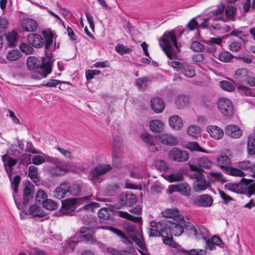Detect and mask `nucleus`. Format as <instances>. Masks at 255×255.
Masks as SVG:
<instances>
[{
  "label": "nucleus",
  "mask_w": 255,
  "mask_h": 255,
  "mask_svg": "<svg viewBox=\"0 0 255 255\" xmlns=\"http://www.w3.org/2000/svg\"><path fill=\"white\" fill-rule=\"evenodd\" d=\"M160 47L170 59H175L180 50L177 45L175 34L173 31L165 32L159 39Z\"/></svg>",
  "instance_id": "f257e3e1"
},
{
  "label": "nucleus",
  "mask_w": 255,
  "mask_h": 255,
  "mask_svg": "<svg viewBox=\"0 0 255 255\" xmlns=\"http://www.w3.org/2000/svg\"><path fill=\"white\" fill-rule=\"evenodd\" d=\"M27 66L30 70L38 68L32 75V78L34 79L46 78L51 72L52 66L50 60L46 62L43 60L40 65V61L37 58L30 56L27 60Z\"/></svg>",
  "instance_id": "f03ea898"
},
{
  "label": "nucleus",
  "mask_w": 255,
  "mask_h": 255,
  "mask_svg": "<svg viewBox=\"0 0 255 255\" xmlns=\"http://www.w3.org/2000/svg\"><path fill=\"white\" fill-rule=\"evenodd\" d=\"M189 168L191 171L195 172L190 174L191 179H195L196 181L193 183V189L197 192H200L206 190L209 187L210 184L205 179V176L203 174L204 170L200 168L197 166L192 164H189Z\"/></svg>",
  "instance_id": "7ed1b4c3"
},
{
  "label": "nucleus",
  "mask_w": 255,
  "mask_h": 255,
  "mask_svg": "<svg viewBox=\"0 0 255 255\" xmlns=\"http://www.w3.org/2000/svg\"><path fill=\"white\" fill-rule=\"evenodd\" d=\"M90 196L82 198H75L67 199L62 201V207L60 210V212L63 214H69L73 212L76 209L77 204L82 203L84 201H89Z\"/></svg>",
  "instance_id": "20e7f679"
},
{
  "label": "nucleus",
  "mask_w": 255,
  "mask_h": 255,
  "mask_svg": "<svg viewBox=\"0 0 255 255\" xmlns=\"http://www.w3.org/2000/svg\"><path fill=\"white\" fill-rule=\"evenodd\" d=\"M218 108L224 116L232 117L234 115V106L232 102L226 98H220L218 102Z\"/></svg>",
  "instance_id": "39448f33"
},
{
  "label": "nucleus",
  "mask_w": 255,
  "mask_h": 255,
  "mask_svg": "<svg viewBox=\"0 0 255 255\" xmlns=\"http://www.w3.org/2000/svg\"><path fill=\"white\" fill-rule=\"evenodd\" d=\"M166 236L172 237L181 235L183 231V226L177 223H173L171 221H165V227Z\"/></svg>",
  "instance_id": "423d86ee"
},
{
  "label": "nucleus",
  "mask_w": 255,
  "mask_h": 255,
  "mask_svg": "<svg viewBox=\"0 0 255 255\" xmlns=\"http://www.w3.org/2000/svg\"><path fill=\"white\" fill-rule=\"evenodd\" d=\"M168 158L173 161L185 162L189 159L188 153L177 148H172L168 152Z\"/></svg>",
  "instance_id": "0eeeda50"
},
{
  "label": "nucleus",
  "mask_w": 255,
  "mask_h": 255,
  "mask_svg": "<svg viewBox=\"0 0 255 255\" xmlns=\"http://www.w3.org/2000/svg\"><path fill=\"white\" fill-rule=\"evenodd\" d=\"M165 221L156 223L154 221L150 222L151 228L149 229V235L150 236H166V231L164 228Z\"/></svg>",
  "instance_id": "6e6552de"
},
{
  "label": "nucleus",
  "mask_w": 255,
  "mask_h": 255,
  "mask_svg": "<svg viewBox=\"0 0 255 255\" xmlns=\"http://www.w3.org/2000/svg\"><path fill=\"white\" fill-rule=\"evenodd\" d=\"M155 137L162 144L170 146L176 145L178 142L177 138L174 136L163 132L156 133Z\"/></svg>",
  "instance_id": "1a4fd4ad"
},
{
  "label": "nucleus",
  "mask_w": 255,
  "mask_h": 255,
  "mask_svg": "<svg viewBox=\"0 0 255 255\" xmlns=\"http://www.w3.org/2000/svg\"><path fill=\"white\" fill-rule=\"evenodd\" d=\"M45 39V49L46 51H52L55 48L56 43L53 44L54 34L49 29L44 30L42 32Z\"/></svg>",
  "instance_id": "9d476101"
},
{
  "label": "nucleus",
  "mask_w": 255,
  "mask_h": 255,
  "mask_svg": "<svg viewBox=\"0 0 255 255\" xmlns=\"http://www.w3.org/2000/svg\"><path fill=\"white\" fill-rule=\"evenodd\" d=\"M137 201L136 196L132 193L122 194L120 197V203L122 206H131Z\"/></svg>",
  "instance_id": "9b49d317"
},
{
  "label": "nucleus",
  "mask_w": 255,
  "mask_h": 255,
  "mask_svg": "<svg viewBox=\"0 0 255 255\" xmlns=\"http://www.w3.org/2000/svg\"><path fill=\"white\" fill-rule=\"evenodd\" d=\"M69 184L67 181H63L57 187L53 192V196L59 199L63 198L69 193Z\"/></svg>",
  "instance_id": "f8f14e48"
},
{
  "label": "nucleus",
  "mask_w": 255,
  "mask_h": 255,
  "mask_svg": "<svg viewBox=\"0 0 255 255\" xmlns=\"http://www.w3.org/2000/svg\"><path fill=\"white\" fill-rule=\"evenodd\" d=\"M2 160L6 171L9 178H10L12 173V167L16 164L17 160L7 154L2 156Z\"/></svg>",
  "instance_id": "ddd939ff"
},
{
  "label": "nucleus",
  "mask_w": 255,
  "mask_h": 255,
  "mask_svg": "<svg viewBox=\"0 0 255 255\" xmlns=\"http://www.w3.org/2000/svg\"><path fill=\"white\" fill-rule=\"evenodd\" d=\"M168 124L169 127L175 130H179L184 126L182 118L178 115H173L170 117L168 119Z\"/></svg>",
  "instance_id": "4468645a"
},
{
  "label": "nucleus",
  "mask_w": 255,
  "mask_h": 255,
  "mask_svg": "<svg viewBox=\"0 0 255 255\" xmlns=\"http://www.w3.org/2000/svg\"><path fill=\"white\" fill-rule=\"evenodd\" d=\"M27 41L30 45L36 48H40L44 45L42 37L38 34L31 33L28 34Z\"/></svg>",
  "instance_id": "2eb2a0df"
},
{
  "label": "nucleus",
  "mask_w": 255,
  "mask_h": 255,
  "mask_svg": "<svg viewBox=\"0 0 255 255\" xmlns=\"http://www.w3.org/2000/svg\"><path fill=\"white\" fill-rule=\"evenodd\" d=\"M225 187L229 190L232 192L239 193L244 194L246 193L245 190V180L242 181L238 183H228L225 185Z\"/></svg>",
  "instance_id": "dca6fc26"
},
{
  "label": "nucleus",
  "mask_w": 255,
  "mask_h": 255,
  "mask_svg": "<svg viewBox=\"0 0 255 255\" xmlns=\"http://www.w3.org/2000/svg\"><path fill=\"white\" fill-rule=\"evenodd\" d=\"M225 132L229 136L235 138H240L243 134L241 129L234 125L227 126L225 129Z\"/></svg>",
  "instance_id": "f3484780"
},
{
  "label": "nucleus",
  "mask_w": 255,
  "mask_h": 255,
  "mask_svg": "<svg viewBox=\"0 0 255 255\" xmlns=\"http://www.w3.org/2000/svg\"><path fill=\"white\" fill-rule=\"evenodd\" d=\"M33 189L34 187L32 184L30 183L25 184L23 191V197L22 203L23 205L26 206L28 204L29 200L33 196Z\"/></svg>",
  "instance_id": "a211bd4d"
},
{
  "label": "nucleus",
  "mask_w": 255,
  "mask_h": 255,
  "mask_svg": "<svg viewBox=\"0 0 255 255\" xmlns=\"http://www.w3.org/2000/svg\"><path fill=\"white\" fill-rule=\"evenodd\" d=\"M80 232L82 238L87 243L94 245L98 244V242L95 238L90 233V230L87 227H82L81 229Z\"/></svg>",
  "instance_id": "6ab92c4d"
},
{
  "label": "nucleus",
  "mask_w": 255,
  "mask_h": 255,
  "mask_svg": "<svg viewBox=\"0 0 255 255\" xmlns=\"http://www.w3.org/2000/svg\"><path fill=\"white\" fill-rule=\"evenodd\" d=\"M150 105L152 110L156 113H161L164 109L163 101L158 97L152 98Z\"/></svg>",
  "instance_id": "aec40b11"
},
{
  "label": "nucleus",
  "mask_w": 255,
  "mask_h": 255,
  "mask_svg": "<svg viewBox=\"0 0 255 255\" xmlns=\"http://www.w3.org/2000/svg\"><path fill=\"white\" fill-rule=\"evenodd\" d=\"M207 130L210 136L216 139H221L224 135L223 130L216 126H208L207 128Z\"/></svg>",
  "instance_id": "412c9836"
},
{
  "label": "nucleus",
  "mask_w": 255,
  "mask_h": 255,
  "mask_svg": "<svg viewBox=\"0 0 255 255\" xmlns=\"http://www.w3.org/2000/svg\"><path fill=\"white\" fill-rule=\"evenodd\" d=\"M28 214L32 217L39 218L43 217L46 215V213L41 206L37 204L30 206L28 209Z\"/></svg>",
  "instance_id": "4be33fe9"
},
{
  "label": "nucleus",
  "mask_w": 255,
  "mask_h": 255,
  "mask_svg": "<svg viewBox=\"0 0 255 255\" xmlns=\"http://www.w3.org/2000/svg\"><path fill=\"white\" fill-rule=\"evenodd\" d=\"M22 26L25 31H34L37 29L38 25L34 19L26 18H24L22 21Z\"/></svg>",
  "instance_id": "5701e85b"
},
{
  "label": "nucleus",
  "mask_w": 255,
  "mask_h": 255,
  "mask_svg": "<svg viewBox=\"0 0 255 255\" xmlns=\"http://www.w3.org/2000/svg\"><path fill=\"white\" fill-rule=\"evenodd\" d=\"M110 165H100L96 167L91 172L93 178H97L111 169Z\"/></svg>",
  "instance_id": "b1692460"
},
{
  "label": "nucleus",
  "mask_w": 255,
  "mask_h": 255,
  "mask_svg": "<svg viewBox=\"0 0 255 255\" xmlns=\"http://www.w3.org/2000/svg\"><path fill=\"white\" fill-rule=\"evenodd\" d=\"M162 214L164 217L174 218L175 220H183V216L179 215V211L177 209H166L162 212Z\"/></svg>",
  "instance_id": "393cba45"
},
{
  "label": "nucleus",
  "mask_w": 255,
  "mask_h": 255,
  "mask_svg": "<svg viewBox=\"0 0 255 255\" xmlns=\"http://www.w3.org/2000/svg\"><path fill=\"white\" fill-rule=\"evenodd\" d=\"M99 228H101L103 229H108L111 231L113 233L117 234L118 236L120 237L122 239L123 243L129 245L131 244V242L129 240L128 237L126 236L123 232H122L121 230L116 229L112 227H108V226H101Z\"/></svg>",
  "instance_id": "a878e982"
},
{
  "label": "nucleus",
  "mask_w": 255,
  "mask_h": 255,
  "mask_svg": "<svg viewBox=\"0 0 255 255\" xmlns=\"http://www.w3.org/2000/svg\"><path fill=\"white\" fill-rule=\"evenodd\" d=\"M99 228H101L103 229H108L111 231L113 233L117 234L118 236L120 237L122 239L123 243L129 245L131 244V242L129 240L128 237L126 236L123 232H122L121 230L116 229L112 227H108V226H101Z\"/></svg>",
  "instance_id": "bb28decb"
},
{
  "label": "nucleus",
  "mask_w": 255,
  "mask_h": 255,
  "mask_svg": "<svg viewBox=\"0 0 255 255\" xmlns=\"http://www.w3.org/2000/svg\"><path fill=\"white\" fill-rule=\"evenodd\" d=\"M249 74V72L247 69L244 68H239L235 72V79L239 84H242L246 81V79Z\"/></svg>",
  "instance_id": "cd10ccee"
},
{
  "label": "nucleus",
  "mask_w": 255,
  "mask_h": 255,
  "mask_svg": "<svg viewBox=\"0 0 255 255\" xmlns=\"http://www.w3.org/2000/svg\"><path fill=\"white\" fill-rule=\"evenodd\" d=\"M196 202L200 206L210 207L213 203V199L211 196L203 194L198 197L196 199Z\"/></svg>",
  "instance_id": "c85d7f7f"
},
{
  "label": "nucleus",
  "mask_w": 255,
  "mask_h": 255,
  "mask_svg": "<svg viewBox=\"0 0 255 255\" xmlns=\"http://www.w3.org/2000/svg\"><path fill=\"white\" fill-rule=\"evenodd\" d=\"M217 163L221 169L226 171L230 167V159L227 155H221L217 158Z\"/></svg>",
  "instance_id": "c756f323"
},
{
  "label": "nucleus",
  "mask_w": 255,
  "mask_h": 255,
  "mask_svg": "<svg viewBox=\"0 0 255 255\" xmlns=\"http://www.w3.org/2000/svg\"><path fill=\"white\" fill-rule=\"evenodd\" d=\"M193 234L197 239L206 240L208 231L203 226H197Z\"/></svg>",
  "instance_id": "7c9ffc66"
},
{
  "label": "nucleus",
  "mask_w": 255,
  "mask_h": 255,
  "mask_svg": "<svg viewBox=\"0 0 255 255\" xmlns=\"http://www.w3.org/2000/svg\"><path fill=\"white\" fill-rule=\"evenodd\" d=\"M163 124L159 120H152L149 123L150 129L156 133L162 132L161 131L163 128Z\"/></svg>",
  "instance_id": "2f4dec72"
},
{
  "label": "nucleus",
  "mask_w": 255,
  "mask_h": 255,
  "mask_svg": "<svg viewBox=\"0 0 255 255\" xmlns=\"http://www.w3.org/2000/svg\"><path fill=\"white\" fill-rule=\"evenodd\" d=\"M66 171V169L65 167L58 165L50 168L49 173L52 176H58L64 175Z\"/></svg>",
  "instance_id": "473e14b6"
},
{
  "label": "nucleus",
  "mask_w": 255,
  "mask_h": 255,
  "mask_svg": "<svg viewBox=\"0 0 255 255\" xmlns=\"http://www.w3.org/2000/svg\"><path fill=\"white\" fill-rule=\"evenodd\" d=\"M164 178L170 182L179 181L183 179V173L182 171H178L172 174L165 175Z\"/></svg>",
  "instance_id": "72a5a7b5"
},
{
  "label": "nucleus",
  "mask_w": 255,
  "mask_h": 255,
  "mask_svg": "<svg viewBox=\"0 0 255 255\" xmlns=\"http://www.w3.org/2000/svg\"><path fill=\"white\" fill-rule=\"evenodd\" d=\"M243 180H245V188L249 197L252 195H255V182L254 181L250 182L245 178H242V181Z\"/></svg>",
  "instance_id": "f704fd0d"
},
{
  "label": "nucleus",
  "mask_w": 255,
  "mask_h": 255,
  "mask_svg": "<svg viewBox=\"0 0 255 255\" xmlns=\"http://www.w3.org/2000/svg\"><path fill=\"white\" fill-rule=\"evenodd\" d=\"M198 167L201 169H210L212 166V162L207 157L203 156L198 160Z\"/></svg>",
  "instance_id": "c9c22d12"
},
{
  "label": "nucleus",
  "mask_w": 255,
  "mask_h": 255,
  "mask_svg": "<svg viewBox=\"0 0 255 255\" xmlns=\"http://www.w3.org/2000/svg\"><path fill=\"white\" fill-rule=\"evenodd\" d=\"M8 46H15L17 42V33L15 31L8 33L6 36Z\"/></svg>",
  "instance_id": "e433bc0d"
},
{
  "label": "nucleus",
  "mask_w": 255,
  "mask_h": 255,
  "mask_svg": "<svg viewBox=\"0 0 255 255\" xmlns=\"http://www.w3.org/2000/svg\"><path fill=\"white\" fill-rule=\"evenodd\" d=\"M177 192L182 195L188 196L191 192L189 185L186 183H183L177 185Z\"/></svg>",
  "instance_id": "4c0bfd02"
},
{
  "label": "nucleus",
  "mask_w": 255,
  "mask_h": 255,
  "mask_svg": "<svg viewBox=\"0 0 255 255\" xmlns=\"http://www.w3.org/2000/svg\"><path fill=\"white\" fill-rule=\"evenodd\" d=\"M44 208L48 210H54L58 208L57 203L52 199H45L42 202Z\"/></svg>",
  "instance_id": "58836bf2"
},
{
  "label": "nucleus",
  "mask_w": 255,
  "mask_h": 255,
  "mask_svg": "<svg viewBox=\"0 0 255 255\" xmlns=\"http://www.w3.org/2000/svg\"><path fill=\"white\" fill-rule=\"evenodd\" d=\"M249 153L253 155L255 153V135L250 134L248 137L247 143Z\"/></svg>",
  "instance_id": "ea45409f"
},
{
  "label": "nucleus",
  "mask_w": 255,
  "mask_h": 255,
  "mask_svg": "<svg viewBox=\"0 0 255 255\" xmlns=\"http://www.w3.org/2000/svg\"><path fill=\"white\" fill-rule=\"evenodd\" d=\"M189 102V98L185 95H180L177 97L175 104L179 109L182 108L186 106Z\"/></svg>",
  "instance_id": "a19ab883"
},
{
  "label": "nucleus",
  "mask_w": 255,
  "mask_h": 255,
  "mask_svg": "<svg viewBox=\"0 0 255 255\" xmlns=\"http://www.w3.org/2000/svg\"><path fill=\"white\" fill-rule=\"evenodd\" d=\"M220 86L223 90L229 92H234L236 89V87L233 83L226 80L221 81Z\"/></svg>",
  "instance_id": "79ce46f5"
},
{
  "label": "nucleus",
  "mask_w": 255,
  "mask_h": 255,
  "mask_svg": "<svg viewBox=\"0 0 255 255\" xmlns=\"http://www.w3.org/2000/svg\"><path fill=\"white\" fill-rule=\"evenodd\" d=\"M148 79L146 77L138 78L135 82V84L138 88L144 91L148 87Z\"/></svg>",
  "instance_id": "37998d69"
},
{
  "label": "nucleus",
  "mask_w": 255,
  "mask_h": 255,
  "mask_svg": "<svg viewBox=\"0 0 255 255\" xmlns=\"http://www.w3.org/2000/svg\"><path fill=\"white\" fill-rule=\"evenodd\" d=\"M187 133L189 136L196 137L200 133V128L197 125H192L188 128Z\"/></svg>",
  "instance_id": "c03bdc74"
},
{
  "label": "nucleus",
  "mask_w": 255,
  "mask_h": 255,
  "mask_svg": "<svg viewBox=\"0 0 255 255\" xmlns=\"http://www.w3.org/2000/svg\"><path fill=\"white\" fill-rule=\"evenodd\" d=\"M28 176L35 183L38 181L37 168L36 166L31 165L29 167Z\"/></svg>",
  "instance_id": "a18cd8bd"
},
{
  "label": "nucleus",
  "mask_w": 255,
  "mask_h": 255,
  "mask_svg": "<svg viewBox=\"0 0 255 255\" xmlns=\"http://www.w3.org/2000/svg\"><path fill=\"white\" fill-rule=\"evenodd\" d=\"M112 216V211L110 209L103 208L98 212V216L100 218L104 220L110 219Z\"/></svg>",
  "instance_id": "49530a36"
},
{
  "label": "nucleus",
  "mask_w": 255,
  "mask_h": 255,
  "mask_svg": "<svg viewBox=\"0 0 255 255\" xmlns=\"http://www.w3.org/2000/svg\"><path fill=\"white\" fill-rule=\"evenodd\" d=\"M182 72L187 77L192 78L195 75V72L192 66L185 65L182 67Z\"/></svg>",
  "instance_id": "de8ad7c7"
},
{
  "label": "nucleus",
  "mask_w": 255,
  "mask_h": 255,
  "mask_svg": "<svg viewBox=\"0 0 255 255\" xmlns=\"http://www.w3.org/2000/svg\"><path fill=\"white\" fill-rule=\"evenodd\" d=\"M225 171L227 173L234 176L244 177L245 176V173L241 170L233 167L227 168Z\"/></svg>",
  "instance_id": "09e8293b"
},
{
  "label": "nucleus",
  "mask_w": 255,
  "mask_h": 255,
  "mask_svg": "<svg viewBox=\"0 0 255 255\" xmlns=\"http://www.w3.org/2000/svg\"><path fill=\"white\" fill-rule=\"evenodd\" d=\"M119 215L121 217L125 218L134 222L139 223L141 221V217L133 216L127 212L120 211L119 212Z\"/></svg>",
  "instance_id": "8fccbe9b"
},
{
  "label": "nucleus",
  "mask_w": 255,
  "mask_h": 255,
  "mask_svg": "<svg viewBox=\"0 0 255 255\" xmlns=\"http://www.w3.org/2000/svg\"><path fill=\"white\" fill-rule=\"evenodd\" d=\"M154 165L156 169L160 171H166L168 169V164L163 160L158 159L154 161Z\"/></svg>",
  "instance_id": "3c124183"
},
{
  "label": "nucleus",
  "mask_w": 255,
  "mask_h": 255,
  "mask_svg": "<svg viewBox=\"0 0 255 255\" xmlns=\"http://www.w3.org/2000/svg\"><path fill=\"white\" fill-rule=\"evenodd\" d=\"M150 189L152 194H158L161 192L163 187L159 182L156 181L151 184Z\"/></svg>",
  "instance_id": "603ef678"
},
{
  "label": "nucleus",
  "mask_w": 255,
  "mask_h": 255,
  "mask_svg": "<svg viewBox=\"0 0 255 255\" xmlns=\"http://www.w3.org/2000/svg\"><path fill=\"white\" fill-rule=\"evenodd\" d=\"M141 139L149 146L154 145V139L153 136L147 132H143L141 135Z\"/></svg>",
  "instance_id": "864d4df0"
},
{
  "label": "nucleus",
  "mask_w": 255,
  "mask_h": 255,
  "mask_svg": "<svg viewBox=\"0 0 255 255\" xmlns=\"http://www.w3.org/2000/svg\"><path fill=\"white\" fill-rule=\"evenodd\" d=\"M21 56V52L17 49H14L9 51L6 56L7 59L9 61H15Z\"/></svg>",
  "instance_id": "5fc2aeb1"
},
{
  "label": "nucleus",
  "mask_w": 255,
  "mask_h": 255,
  "mask_svg": "<svg viewBox=\"0 0 255 255\" xmlns=\"http://www.w3.org/2000/svg\"><path fill=\"white\" fill-rule=\"evenodd\" d=\"M123 157V155L121 151H113V162L116 166L118 167L120 165L121 160Z\"/></svg>",
  "instance_id": "6e6d98bb"
},
{
  "label": "nucleus",
  "mask_w": 255,
  "mask_h": 255,
  "mask_svg": "<svg viewBox=\"0 0 255 255\" xmlns=\"http://www.w3.org/2000/svg\"><path fill=\"white\" fill-rule=\"evenodd\" d=\"M208 175L216 181H220L222 183L226 182V178L224 177L221 172L212 171L209 172Z\"/></svg>",
  "instance_id": "4d7b16f0"
},
{
  "label": "nucleus",
  "mask_w": 255,
  "mask_h": 255,
  "mask_svg": "<svg viewBox=\"0 0 255 255\" xmlns=\"http://www.w3.org/2000/svg\"><path fill=\"white\" fill-rule=\"evenodd\" d=\"M233 56L229 52H223L219 54L218 59L223 62H229L232 60Z\"/></svg>",
  "instance_id": "13d9d810"
},
{
  "label": "nucleus",
  "mask_w": 255,
  "mask_h": 255,
  "mask_svg": "<svg viewBox=\"0 0 255 255\" xmlns=\"http://www.w3.org/2000/svg\"><path fill=\"white\" fill-rule=\"evenodd\" d=\"M187 148L191 151H201L205 153H208V152L203 149L196 142H190L187 144Z\"/></svg>",
  "instance_id": "bf43d9fd"
},
{
  "label": "nucleus",
  "mask_w": 255,
  "mask_h": 255,
  "mask_svg": "<svg viewBox=\"0 0 255 255\" xmlns=\"http://www.w3.org/2000/svg\"><path fill=\"white\" fill-rule=\"evenodd\" d=\"M122 140L119 136H116L114 137L113 142V151H121Z\"/></svg>",
  "instance_id": "052dcab7"
},
{
  "label": "nucleus",
  "mask_w": 255,
  "mask_h": 255,
  "mask_svg": "<svg viewBox=\"0 0 255 255\" xmlns=\"http://www.w3.org/2000/svg\"><path fill=\"white\" fill-rule=\"evenodd\" d=\"M46 155H34L32 158V163L34 165H40L46 161Z\"/></svg>",
  "instance_id": "680f3d73"
},
{
  "label": "nucleus",
  "mask_w": 255,
  "mask_h": 255,
  "mask_svg": "<svg viewBox=\"0 0 255 255\" xmlns=\"http://www.w3.org/2000/svg\"><path fill=\"white\" fill-rule=\"evenodd\" d=\"M115 49L117 52L122 55L129 53L131 51L129 48H128L121 44H118L115 47Z\"/></svg>",
  "instance_id": "e2e57ef3"
},
{
  "label": "nucleus",
  "mask_w": 255,
  "mask_h": 255,
  "mask_svg": "<svg viewBox=\"0 0 255 255\" xmlns=\"http://www.w3.org/2000/svg\"><path fill=\"white\" fill-rule=\"evenodd\" d=\"M190 48L194 51L200 52L204 49V46L198 41H194L191 44Z\"/></svg>",
  "instance_id": "0e129e2a"
},
{
  "label": "nucleus",
  "mask_w": 255,
  "mask_h": 255,
  "mask_svg": "<svg viewBox=\"0 0 255 255\" xmlns=\"http://www.w3.org/2000/svg\"><path fill=\"white\" fill-rule=\"evenodd\" d=\"M81 192V188L79 185L75 184L72 187L69 186V193L73 196H78Z\"/></svg>",
  "instance_id": "69168bd1"
},
{
  "label": "nucleus",
  "mask_w": 255,
  "mask_h": 255,
  "mask_svg": "<svg viewBox=\"0 0 255 255\" xmlns=\"http://www.w3.org/2000/svg\"><path fill=\"white\" fill-rule=\"evenodd\" d=\"M20 181V177L19 175L15 176L12 181H11V187L13 188V191L15 193H17L18 191V187Z\"/></svg>",
  "instance_id": "338daca9"
},
{
  "label": "nucleus",
  "mask_w": 255,
  "mask_h": 255,
  "mask_svg": "<svg viewBox=\"0 0 255 255\" xmlns=\"http://www.w3.org/2000/svg\"><path fill=\"white\" fill-rule=\"evenodd\" d=\"M130 238L134 241L141 249H143L144 248V243L142 238H138L135 235H130Z\"/></svg>",
  "instance_id": "774afa93"
}]
</instances>
